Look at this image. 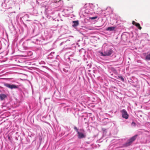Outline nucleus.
Masks as SVG:
<instances>
[{"label": "nucleus", "mask_w": 150, "mask_h": 150, "mask_svg": "<svg viewBox=\"0 0 150 150\" xmlns=\"http://www.w3.org/2000/svg\"><path fill=\"white\" fill-rule=\"evenodd\" d=\"M138 135L136 134L133 136L128 140V142H126L124 144V145L125 146L127 147L131 145L132 143L134 142L137 138Z\"/></svg>", "instance_id": "nucleus-1"}, {"label": "nucleus", "mask_w": 150, "mask_h": 150, "mask_svg": "<svg viewBox=\"0 0 150 150\" xmlns=\"http://www.w3.org/2000/svg\"><path fill=\"white\" fill-rule=\"evenodd\" d=\"M81 132L79 131L78 133V137L79 139L85 138L86 137V135L84 133L85 131L83 129H80Z\"/></svg>", "instance_id": "nucleus-2"}, {"label": "nucleus", "mask_w": 150, "mask_h": 150, "mask_svg": "<svg viewBox=\"0 0 150 150\" xmlns=\"http://www.w3.org/2000/svg\"><path fill=\"white\" fill-rule=\"evenodd\" d=\"M113 50L112 49H110L109 50H108L106 51H104L103 53V52H101L100 54L102 56H108L110 55L113 53Z\"/></svg>", "instance_id": "nucleus-3"}, {"label": "nucleus", "mask_w": 150, "mask_h": 150, "mask_svg": "<svg viewBox=\"0 0 150 150\" xmlns=\"http://www.w3.org/2000/svg\"><path fill=\"white\" fill-rule=\"evenodd\" d=\"M121 112L122 114V117L123 118H124L126 119H127L128 118L129 115L125 110H122L121 111Z\"/></svg>", "instance_id": "nucleus-4"}, {"label": "nucleus", "mask_w": 150, "mask_h": 150, "mask_svg": "<svg viewBox=\"0 0 150 150\" xmlns=\"http://www.w3.org/2000/svg\"><path fill=\"white\" fill-rule=\"evenodd\" d=\"M132 24L133 25H135L139 30H141L142 29V28L140 26V25L139 23H137L134 21H133L132 22Z\"/></svg>", "instance_id": "nucleus-5"}, {"label": "nucleus", "mask_w": 150, "mask_h": 150, "mask_svg": "<svg viewBox=\"0 0 150 150\" xmlns=\"http://www.w3.org/2000/svg\"><path fill=\"white\" fill-rule=\"evenodd\" d=\"M7 98L6 95L4 94H0V98L1 100H3Z\"/></svg>", "instance_id": "nucleus-6"}, {"label": "nucleus", "mask_w": 150, "mask_h": 150, "mask_svg": "<svg viewBox=\"0 0 150 150\" xmlns=\"http://www.w3.org/2000/svg\"><path fill=\"white\" fill-rule=\"evenodd\" d=\"M72 22L74 23V24L72 25L74 27L77 26L79 24L78 21H73Z\"/></svg>", "instance_id": "nucleus-7"}, {"label": "nucleus", "mask_w": 150, "mask_h": 150, "mask_svg": "<svg viewBox=\"0 0 150 150\" xmlns=\"http://www.w3.org/2000/svg\"><path fill=\"white\" fill-rule=\"evenodd\" d=\"M18 88V86L16 85L12 84L11 85L10 89H12L13 88Z\"/></svg>", "instance_id": "nucleus-8"}, {"label": "nucleus", "mask_w": 150, "mask_h": 150, "mask_svg": "<svg viewBox=\"0 0 150 150\" xmlns=\"http://www.w3.org/2000/svg\"><path fill=\"white\" fill-rule=\"evenodd\" d=\"M115 28V27H108L107 28V30L110 31L114 30Z\"/></svg>", "instance_id": "nucleus-9"}, {"label": "nucleus", "mask_w": 150, "mask_h": 150, "mask_svg": "<svg viewBox=\"0 0 150 150\" xmlns=\"http://www.w3.org/2000/svg\"><path fill=\"white\" fill-rule=\"evenodd\" d=\"M96 6H97V8H95L93 9V10H94L96 12H98L99 11V10L100 9V8L98 7L97 4H96Z\"/></svg>", "instance_id": "nucleus-10"}, {"label": "nucleus", "mask_w": 150, "mask_h": 150, "mask_svg": "<svg viewBox=\"0 0 150 150\" xmlns=\"http://www.w3.org/2000/svg\"><path fill=\"white\" fill-rule=\"evenodd\" d=\"M11 85L9 83H5L4 84V86L7 88H10Z\"/></svg>", "instance_id": "nucleus-11"}, {"label": "nucleus", "mask_w": 150, "mask_h": 150, "mask_svg": "<svg viewBox=\"0 0 150 150\" xmlns=\"http://www.w3.org/2000/svg\"><path fill=\"white\" fill-rule=\"evenodd\" d=\"M146 59L150 60V54H148L146 56Z\"/></svg>", "instance_id": "nucleus-12"}, {"label": "nucleus", "mask_w": 150, "mask_h": 150, "mask_svg": "<svg viewBox=\"0 0 150 150\" xmlns=\"http://www.w3.org/2000/svg\"><path fill=\"white\" fill-rule=\"evenodd\" d=\"M118 77L120 79H121V80L122 81H124V79L123 77H122V76H118Z\"/></svg>", "instance_id": "nucleus-13"}, {"label": "nucleus", "mask_w": 150, "mask_h": 150, "mask_svg": "<svg viewBox=\"0 0 150 150\" xmlns=\"http://www.w3.org/2000/svg\"><path fill=\"white\" fill-rule=\"evenodd\" d=\"M97 18V16H96L94 17H91L89 18V19L91 20H94L96 19Z\"/></svg>", "instance_id": "nucleus-14"}, {"label": "nucleus", "mask_w": 150, "mask_h": 150, "mask_svg": "<svg viewBox=\"0 0 150 150\" xmlns=\"http://www.w3.org/2000/svg\"><path fill=\"white\" fill-rule=\"evenodd\" d=\"M74 129L76 131L77 133L79 132L78 129L75 126L74 127Z\"/></svg>", "instance_id": "nucleus-15"}, {"label": "nucleus", "mask_w": 150, "mask_h": 150, "mask_svg": "<svg viewBox=\"0 0 150 150\" xmlns=\"http://www.w3.org/2000/svg\"><path fill=\"white\" fill-rule=\"evenodd\" d=\"M132 125L134 126H135L136 125V123L134 122H132Z\"/></svg>", "instance_id": "nucleus-16"}, {"label": "nucleus", "mask_w": 150, "mask_h": 150, "mask_svg": "<svg viewBox=\"0 0 150 150\" xmlns=\"http://www.w3.org/2000/svg\"><path fill=\"white\" fill-rule=\"evenodd\" d=\"M8 139H10V137H8Z\"/></svg>", "instance_id": "nucleus-17"}, {"label": "nucleus", "mask_w": 150, "mask_h": 150, "mask_svg": "<svg viewBox=\"0 0 150 150\" xmlns=\"http://www.w3.org/2000/svg\"><path fill=\"white\" fill-rule=\"evenodd\" d=\"M91 4L92 5H93V4Z\"/></svg>", "instance_id": "nucleus-18"}]
</instances>
